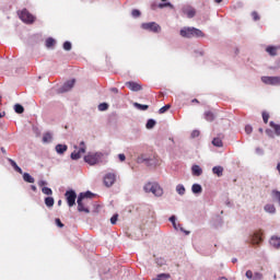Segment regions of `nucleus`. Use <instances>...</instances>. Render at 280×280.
<instances>
[{"instance_id":"nucleus-1","label":"nucleus","mask_w":280,"mask_h":280,"mask_svg":"<svg viewBox=\"0 0 280 280\" xmlns=\"http://www.w3.org/2000/svg\"><path fill=\"white\" fill-rule=\"evenodd\" d=\"M182 38H205V34L201 30L194 26H184L179 31Z\"/></svg>"},{"instance_id":"nucleus-2","label":"nucleus","mask_w":280,"mask_h":280,"mask_svg":"<svg viewBox=\"0 0 280 280\" xmlns=\"http://www.w3.org/2000/svg\"><path fill=\"white\" fill-rule=\"evenodd\" d=\"M143 191L145 194H153L155 198H161V196H163V188L156 182H149L144 184Z\"/></svg>"},{"instance_id":"nucleus-3","label":"nucleus","mask_w":280,"mask_h":280,"mask_svg":"<svg viewBox=\"0 0 280 280\" xmlns=\"http://www.w3.org/2000/svg\"><path fill=\"white\" fill-rule=\"evenodd\" d=\"M104 154L102 152H89L84 156V162L88 163V165H97L102 163Z\"/></svg>"},{"instance_id":"nucleus-4","label":"nucleus","mask_w":280,"mask_h":280,"mask_svg":"<svg viewBox=\"0 0 280 280\" xmlns=\"http://www.w3.org/2000/svg\"><path fill=\"white\" fill-rule=\"evenodd\" d=\"M79 145V150L73 151L70 155V159H72V161H79V159H82V154L86 153V143H84V141H81Z\"/></svg>"},{"instance_id":"nucleus-5","label":"nucleus","mask_w":280,"mask_h":280,"mask_svg":"<svg viewBox=\"0 0 280 280\" xmlns=\"http://www.w3.org/2000/svg\"><path fill=\"white\" fill-rule=\"evenodd\" d=\"M18 14L23 23H34L35 21L34 15H32L27 9H23L22 11L18 12Z\"/></svg>"},{"instance_id":"nucleus-6","label":"nucleus","mask_w":280,"mask_h":280,"mask_svg":"<svg viewBox=\"0 0 280 280\" xmlns=\"http://www.w3.org/2000/svg\"><path fill=\"white\" fill-rule=\"evenodd\" d=\"M116 182H117V174L115 173H107L103 177V183L105 187H113Z\"/></svg>"},{"instance_id":"nucleus-7","label":"nucleus","mask_w":280,"mask_h":280,"mask_svg":"<svg viewBox=\"0 0 280 280\" xmlns=\"http://www.w3.org/2000/svg\"><path fill=\"white\" fill-rule=\"evenodd\" d=\"M141 27L148 32H154V34H159V32H161V25L155 22L142 23Z\"/></svg>"},{"instance_id":"nucleus-8","label":"nucleus","mask_w":280,"mask_h":280,"mask_svg":"<svg viewBox=\"0 0 280 280\" xmlns=\"http://www.w3.org/2000/svg\"><path fill=\"white\" fill-rule=\"evenodd\" d=\"M66 200L68 202L69 207H73L75 205V199L78 198V195L75 194V190H67L65 194Z\"/></svg>"},{"instance_id":"nucleus-9","label":"nucleus","mask_w":280,"mask_h":280,"mask_svg":"<svg viewBox=\"0 0 280 280\" xmlns=\"http://www.w3.org/2000/svg\"><path fill=\"white\" fill-rule=\"evenodd\" d=\"M137 163H139V164L145 163V165H148V167H150L152 165H156V160H154L152 158H148V155H145V154H141L137 158Z\"/></svg>"},{"instance_id":"nucleus-10","label":"nucleus","mask_w":280,"mask_h":280,"mask_svg":"<svg viewBox=\"0 0 280 280\" xmlns=\"http://www.w3.org/2000/svg\"><path fill=\"white\" fill-rule=\"evenodd\" d=\"M261 82H264V84H271L272 86H279L280 77H262Z\"/></svg>"},{"instance_id":"nucleus-11","label":"nucleus","mask_w":280,"mask_h":280,"mask_svg":"<svg viewBox=\"0 0 280 280\" xmlns=\"http://www.w3.org/2000/svg\"><path fill=\"white\" fill-rule=\"evenodd\" d=\"M183 14L187 16V19H194L196 16V10L191 5H185L182 9Z\"/></svg>"},{"instance_id":"nucleus-12","label":"nucleus","mask_w":280,"mask_h":280,"mask_svg":"<svg viewBox=\"0 0 280 280\" xmlns=\"http://www.w3.org/2000/svg\"><path fill=\"white\" fill-rule=\"evenodd\" d=\"M75 86V79H72L70 81H67L61 88H60V93H67L71 91V89Z\"/></svg>"},{"instance_id":"nucleus-13","label":"nucleus","mask_w":280,"mask_h":280,"mask_svg":"<svg viewBox=\"0 0 280 280\" xmlns=\"http://www.w3.org/2000/svg\"><path fill=\"white\" fill-rule=\"evenodd\" d=\"M126 86L130 90L133 91L135 93L141 91V84L135 82V81H128L126 82Z\"/></svg>"},{"instance_id":"nucleus-14","label":"nucleus","mask_w":280,"mask_h":280,"mask_svg":"<svg viewBox=\"0 0 280 280\" xmlns=\"http://www.w3.org/2000/svg\"><path fill=\"white\" fill-rule=\"evenodd\" d=\"M77 203H78V211L80 212L83 211L84 213H91V210H89V208H85L84 203H82V195L78 197Z\"/></svg>"},{"instance_id":"nucleus-15","label":"nucleus","mask_w":280,"mask_h":280,"mask_svg":"<svg viewBox=\"0 0 280 280\" xmlns=\"http://www.w3.org/2000/svg\"><path fill=\"white\" fill-rule=\"evenodd\" d=\"M250 243L254 245L261 244V234L259 232H255L250 236Z\"/></svg>"},{"instance_id":"nucleus-16","label":"nucleus","mask_w":280,"mask_h":280,"mask_svg":"<svg viewBox=\"0 0 280 280\" xmlns=\"http://www.w3.org/2000/svg\"><path fill=\"white\" fill-rule=\"evenodd\" d=\"M191 174H192V176H202V167H200V165H198V164L192 165Z\"/></svg>"},{"instance_id":"nucleus-17","label":"nucleus","mask_w":280,"mask_h":280,"mask_svg":"<svg viewBox=\"0 0 280 280\" xmlns=\"http://www.w3.org/2000/svg\"><path fill=\"white\" fill-rule=\"evenodd\" d=\"M264 210L266 211V213H270L271 215H275V213H277V208L272 203L265 205Z\"/></svg>"},{"instance_id":"nucleus-18","label":"nucleus","mask_w":280,"mask_h":280,"mask_svg":"<svg viewBox=\"0 0 280 280\" xmlns=\"http://www.w3.org/2000/svg\"><path fill=\"white\" fill-rule=\"evenodd\" d=\"M55 150H56L57 154H65V152H67V150H69V147L67 144H57L55 147Z\"/></svg>"},{"instance_id":"nucleus-19","label":"nucleus","mask_w":280,"mask_h":280,"mask_svg":"<svg viewBox=\"0 0 280 280\" xmlns=\"http://www.w3.org/2000/svg\"><path fill=\"white\" fill-rule=\"evenodd\" d=\"M269 244L273 246V248H280V237L279 236H272L269 241Z\"/></svg>"},{"instance_id":"nucleus-20","label":"nucleus","mask_w":280,"mask_h":280,"mask_svg":"<svg viewBox=\"0 0 280 280\" xmlns=\"http://www.w3.org/2000/svg\"><path fill=\"white\" fill-rule=\"evenodd\" d=\"M212 173L220 178L222 176V174H224V167L214 166V167H212Z\"/></svg>"},{"instance_id":"nucleus-21","label":"nucleus","mask_w":280,"mask_h":280,"mask_svg":"<svg viewBox=\"0 0 280 280\" xmlns=\"http://www.w3.org/2000/svg\"><path fill=\"white\" fill-rule=\"evenodd\" d=\"M10 165L13 166V168L15 170V172H18L19 174H23V170L21 168V166H19V164H16V162L12 159H8Z\"/></svg>"},{"instance_id":"nucleus-22","label":"nucleus","mask_w":280,"mask_h":280,"mask_svg":"<svg viewBox=\"0 0 280 280\" xmlns=\"http://www.w3.org/2000/svg\"><path fill=\"white\" fill-rule=\"evenodd\" d=\"M51 141H54V136L51 135V132L44 133L43 143H51Z\"/></svg>"},{"instance_id":"nucleus-23","label":"nucleus","mask_w":280,"mask_h":280,"mask_svg":"<svg viewBox=\"0 0 280 280\" xmlns=\"http://www.w3.org/2000/svg\"><path fill=\"white\" fill-rule=\"evenodd\" d=\"M192 194H202V186L200 184H194L191 186Z\"/></svg>"},{"instance_id":"nucleus-24","label":"nucleus","mask_w":280,"mask_h":280,"mask_svg":"<svg viewBox=\"0 0 280 280\" xmlns=\"http://www.w3.org/2000/svg\"><path fill=\"white\" fill-rule=\"evenodd\" d=\"M203 117L206 121H213L215 119V115L212 112H205Z\"/></svg>"},{"instance_id":"nucleus-25","label":"nucleus","mask_w":280,"mask_h":280,"mask_svg":"<svg viewBox=\"0 0 280 280\" xmlns=\"http://www.w3.org/2000/svg\"><path fill=\"white\" fill-rule=\"evenodd\" d=\"M44 202H45L46 207L51 209V207H54L56 201L54 200V197H46Z\"/></svg>"},{"instance_id":"nucleus-26","label":"nucleus","mask_w":280,"mask_h":280,"mask_svg":"<svg viewBox=\"0 0 280 280\" xmlns=\"http://www.w3.org/2000/svg\"><path fill=\"white\" fill-rule=\"evenodd\" d=\"M279 48L275 47V46H269L266 48L267 54H269V56H277V50Z\"/></svg>"},{"instance_id":"nucleus-27","label":"nucleus","mask_w":280,"mask_h":280,"mask_svg":"<svg viewBox=\"0 0 280 280\" xmlns=\"http://www.w3.org/2000/svg\"><path fill=\"white\" fill-rule=\"evenodd\" d=\"M23 180L25 183H31V184L35 183L34 177H32V175H30V173H23Z\"/></svg>"},{"instance_id":"nucleus-28","label":"nucleus","mask_w":280,"mask_h":280,"mask_svg":"<svg viewBox=\"0 0 280 280\" xmlns=\"http://www.w3.org/2000/svg\"><path fill=\"white\" fill-rule=\"evenodd\" d=\"M269 126L273 128L277 137H280V125L275 124V121H270Z\"/></svg>"},{"instance_id":"nucleus-29","label":"nucleus","mask_w":280,"mask_h":280,"mask_svg":"<svg viewBox=\"0 0 280 280\" xmlns=\"http://www.w3.org/2000/svg\"><path fill=\"white\" fill-rule=\"evenodd\" d=\"M185 186L183 184H178L176 186V192L178 194V196H185Z\"/></svg>"},{"instance_id":"nucleus-30","label":"nucleus","mask_w":280,"mask_h":280,"mask_svg":"<svg viewBox=\"0 0 280 280\" xmlns=\"http://www.w3.org/2000/svg\"><path fill=\"white\" fill-rule=\"evenodd\" d=\"M14 110H15V113H18V115H23V113H25V108L21 104H15Z\"/></svg>"},{"instance_id":"nucleus-31","label":"nucleus","mask_w":280,"mask_h":280,"mask_svg":"<svg viewBox=\"0 0 280 280\" xmlns=\"http://www.w3.org/2000/svg\"><path fill=\"white\" fill-rule=\"evenodd\" d=\"M156 126V120L154 119H149L147 121L145 128L147 130H152V128H154Z\"/></svg>"},{"instance_id":"nucleus-32","label":"nucleus","mask_w":280,"mask_h":280,"mask_svg":"<svg viewBox=\"0 0 280 280\" xmlns=\"http://www.w3.org/2000/svg\"><path fill=\"white\" fill-rule=\"evenodd\" d=\"M172 276L170 273H160L156 276V278H154L153 280H167L170 279Z\"/></svg>"},{"instance_id":"nucleus-33","label":"nucleus","mask_w":280,"mask_h":280,"mask_svg":"<svg viewBox=\"0 0 280 280\" xmlns=\"http://www.w3.org/2000/svg\"><path fill=\"white\" fill-rule=\"evenodd\" d=\"M54 45H56V39L49 37L46 39V47L47 49H51V47H54Z\"/></svg>"},{"instance_id":"nucleus-34","label":"nucleus","mask_w":280,"mask_h":280,"mask_svg":"<svg viewBox=\"0 0 280 280\" xmlns=\"http://www.w3.org/2000/svg\"><path fill=\"white\" fill-rule=\"evenodd\" d=\"M212 145H214L215 148H222L223 143H222V139L220 138H214L212 140Z\"/></svg>"},{"instance_id":"nucleus-35","label":"nucleus","mask_w":280,"mask_h":280,"mask_svg":"<svg viewBox=\"0 0 280 280\" xmlns=\"http://www.w3.org/2000/svg\"><path fill=\"white\" fill-rule=\"evenodd\" d=\"M135 108H137L138 110H148L149 106L148 105H142L139 103H133Z\"/></svg>"},{"instance_id":"nucleus-36","label":"nucleus","mask_w":280,"mask_h":280,"mask_svg":"<svg viewBox=\"0 0 280 280\" xmlns=\"http://www.w3.org/2000/svg\"><path fill=\"white\" fill-rule=\"evenodd\" d=\"M42 192H43L45 196H52L54 190H51V188H49V187H43V188H42Z\"/></svg>"},{"instance_id":"nucleus-37","label":"nucleus","mask_w":280,"mask_h":280,"mask_svg":"<svg viewBox=\"0 0 280 280\" xmlns=\"http://www.w3.org/2000/svg\"><path fill=\"white\" fill-rule=\"evenodd\" d=\"M170 222L173 224V228H174V230L175 231H178V223H176V217L175 215H172V217H170Z\"/></svg>"},{"instance_id":"nucleus-38","label":"nucleus","mask_w":280,"mask_h":280,"mask_svg":"<svg viewBox=\"0 0 280 280\" xmlns=\"http://www.w3.org/2000/svg\"><path fill=\"white\" fill-rule=\"evenodd\" d=\"M180 231L182 233H185V235H189L191 232L185 230L180 223H177V230Z\"/></svg>"},{"instance_id":"nucleus-39","label":"nucleus","mask_w":280,"mask_h":280,"mask_svg":"<svg viewBox=\"0 0 280 280\" xmlns=\"http://www.w3.org/2000/svg\"><path fill=\"white\" fill-rule=\"evenodd\" d=\"M79 196H82V200H84V198H93V192L91 191L81 192Z\"/></svg>"},{"instance_id":"nucleus-40","label":"nucleus","mask_w":280,"mask_h":280,"mask_svg":"<svg viewBox=\"0 0 280 280\" xmlns=\"http://www.w3.org/2000/svg\"><path fill=\"white\" fill-rule=\"evenodd\" d=\"M264 279V275L261 272H254L252 280H261Z\"/></svg>"},{"instance_id":"nucleus-41","label":"nucleus","mask_w":280,"mask_h":280,"mask_svg":"<svg viewBox=\"0 0 280 280\" xmlns=\"http://www.w3.org/2000/svg\"><path fill=\"white\" fill-rule=\"evenodd\" d=\"M98 110H101V112L108 110V104L107 103H101L98 105Z\"/></svg>"},{"instance_id":"nucleus-42","label":"nucleus","mask_w":280,"mask_h":280,"mask_svg":"<svg viewBox=\"0 0 280 280\" xmlns=\"http://www.w3.org/2000/svg\"><path fill=\"white\" fill-rule=\"evenodd\" d=\"M71 42H65L63 43V49L65 51H71Z\"/></svg>"},{"instance_id":"nucleus-43","label":"nucleus","mask_w":280,"mask_h":280,"mask_svg":"<svg viewBox=\"0 0 280 280\" xmlns=\"http://www.w3.org/2000/svg\"><path fill=\"white\" fill-rule=\"evenodd\" d=\"M131 16H133V19H138V16H141V11L137 9L132 10Z\"/></svg>"},{"instance_id":"nucleus-44","label":"nucleus","mask_w":280,"mask_h":280,"mask_svg":"<svg viewBox=\"0 0 280 280\" xmlns=\"http://www.w3.org/2000/svg\"><path fill=\"white\" fill-rule=\"evenodd\" d=\"M170 110V105H165L159 109L160 115H163V113H167Z\"/></svg>"},{"instance_id":"nucleus-45","label":"nucleus","mask_w":280,"mask_h":280,"mask_svg":"<svg viewBox=\"0 0 280 280\" xmlns=\"http://www.w3.org/2000/svg\"><path fill=\"white\" fill-rule=\"evenodd\" d=\"M268 119H270V115L266 112H262V120L265 124H268Z\"/></svg>"},{"instance_id":"nucleus-46","label":"nucleus","mask_w":280,"mask_h":280,"mask_svg":"<svg viewBox=\"0 0 280 280\" xmlns=\"http://www.w3.org/2000/svg\"><path fill=\"white\" fill-rule=\"evenodd\" d=\"M155 262H156L159 266H165V259H164V258H156V259H155Z\"/></svg>"},{"instance_id":"nucleus-47","label":"nucleus","mask_w":280,"mask_h":280,"mask_svg":"<svg viewBox=\"0 0 280 280\" xmlns=\"http://www.w3.org/2000/svg\"><path fill=\"white\" fill-rule=\"evenodd\" d=\"M245 132H246V135H252L253 133V127L250 125L245 126Z\"/></svg>"},{"instance_id":"nucleus-48","label":"nucleus","mask_w":280,"mask_h":280,"mask_svg":"<svg viewBox=\"0 0 280 280\" xmlns=\"http://www.w3.org/2000/svg\"><path fill=\"white\" fill-rule=\"evenodd\" d=\"M118 218H119V214H114V215L110 218V223H112V224H117Z\"/></svg>"},{"instance_id":"nucleus-49","label":"nucleus","mask_w":280,"mask_h":280,"mask_svg":"<svg viewBox=\"0 0 280 280\" xmlns=\"http://www.w3.org/2000/svg\"><path fill=\"white\" fill-rule=\"evenodd\" d=\"M252 16H253V20H254V21H259V19H260V18H259V13H257V11H253V12H252Z\"/></svg>"},{"instance_id":"nucleus-50","label":"nucleus","mask_w":280,"mask_h":280,"mask_svg":"<svg viewBox=\"0 0 280 280\" xmlns=\"http://www.w3.org/2000/svg\"><path fill=\"white\" fill-rule=\"evenodd\" d=\"M266 135L269 136L270 139H275V132L272 131V129H267Z\"/></svg>"},{"instance_id":"nucleus-51","label":"nucleus","mask_w":280,"mask_h":280,"mask_svg":"<svg viewBox=\"0 0 280 280\" xmlns=\"http://www.w3.org/2000/svg\"><path fill=\"white\" fill-rule=\"evenodd\" d=\"M55 224H56L57 226H59V229H62V228L65 226V224H62V221H60V219H56V220H55Z\"/></svg>"},{"instance_id":"nucleus-52","label":"nucleus","mask_w":280,"mask_h":280,"mask_svg":"<svg viewBox=\"0 0 280 280\" xmlns=\"http://www.w3.org/2000/svg\"><path fill=\"white\" fill-rule=\"evenodd\" d=\"M196 137H200V131H199V130H194V131L191 132V138H192V139H196Z\"/></svg>"},{"instance_id":"nucleus-53","label":"nucleus","mask_w":280,"mask_h":280,"mask_svg":"<svg viewBox=\"0 0 280 280\" xmlns=\"http://www.w3.org/2000/svg\"><path fill=\"white\" fill-rule=\"evenodd\" d=\"M253 271L250 270H247L246 273H245V277H247L249 280H253Z\"/></svg>"},{"instance_id":"nucleus-54","label":"nucleus","mask_w":280,"mask_h":280,"mask_svg":"<svg viewBox=\"0 0 280 280\" xmlns=\"http://www.w3.org/2000/svg\"><path fill=\"white\" fill-rule=\"evenodd\" d=\"M38 187H45V185H47V180H44V179H40L38 183H37Z\"/></svg>"},{"instance_id":"nucleus-55","label":"nucleus","mask_w":280,"mask_h":280,"mask_svg":"<svg viewBox=\"0 0 280 280\" xmlns=\"http://www.w3.org/2000/svg\"><path fill=\"white\" fill-rule=\"evenodd\" d=\"M118 159L121 163H124V161H126V154L124 153L118 154Z\"/></svg>"},{"instance_id":"nucleus-56","label":"nucleus","mask_w":280,"mask_h":280,"mask_svg":"<svg viewBox=\"0 0 280 280\" xmlns=\"http://www.w3.org/2000/svg\"><path fill=\"white\" fill-rule=\"evenodd\" d=\"M256 154H264V149L261 148H256Z\"/></svg>"},{"instance_id":"nucleus-57","label":"nucleus","mask_w":280,"mask_h":280,"mask_svg":"<svg viewBox=\"0 0 280 280\" xmlns=\"http://www.w3.org/2000/svg\"><path fill=\"white\" fill-rule=\"evenodd\" d=\"M110 92H112V93H119V90H118L117 88H112V89H110Z\"/></svg>"},{"instance_id":"nucleus-58","label":"nucleus","mask_w":280,"mask_h":280,"mask_svg":"<svg viewBox=\"0 0 280 280\" xmlns=\"http://www.w3.org/2000/svg\"><path fill=\"white\" fill-rule=\"evenodd\" d=\"M164 5H165V8H174V5L171 4L170 2H164Z\"/></svg>"},{"instance_id":"nucleus-59","label":"nucleus","mask_w":280,"mask_h":280,"mask_svg":"<svg viewBox=\"0 0 280 280\" xmlns=\"http://www.w3.org/2000/svg\"><path fill=\"white\" fill-rule=\"evenodd\" d=\"M158 8H160V10H163V8H165V3H159Z\"/></svg>"},{"instance_id":"nucleus-60","label":"nucleus","mask_w":280,"mask_h":280,"mask_svg":"<svg viewBox=\"0 0 280 280\" xmlns=\"http://www.w3.org/2000/svg\"><path fill=\"white\" fill-rule=\"evenodd\" d=\"M31 189H32V191H37V188L34 185L31 186Z\"/></svg>"},{"instance_id":"nucleus-61","label":"nucleus","mask_w":280,"mask_h":280,"mask_svg":"<svg viewBox=\"0 0 280 280\" xmlns=\"http://www.w3.org/2000/svg\"><path fill=\"white\" fill-rule=\"evenodd\" d=\"M277 170H278V172L280 174V162L277 164Z\"/></svg>"},{"instance_id":"nucleus-62","label":"nucleus","mask_w":280,"mask_h":280,"mask_svg":"<svg viewBox=\"0 0 280 280\" xmlns=\"http://www.w3.org/2000/svg\"><path fill=\"white\" fill-rule=\"evenodd\" d=\"M57 205L60 207L62 205V200H58Z\"/></svg>"},{"instance_id":"nucleus-63","label":"nucleus","mask_w":280,"mask_h":280,"mask_svg":"<svg viewBox=\"0 0 280 280\" xmlns=\"http://www.w3.org/2000/svg\"><path fill=\"white\" fill-rule=\"evenodd\" d=\"M232 262H233V264L237 262V258H233V259H232Z\"/></svg>"},{"instance_id":"nucleus-64","label":"nucleus","mask_w":280,"mask_h":280,"mask_svg":"<svg viewBox=\"0 0 280 280\" xmlns=\"http://www.w3.org/2000/svg\"><path fill=\"white\" fill-rule=\"evenodd\" d=\"M215 3H222V0H214Z\"/></svg>"}]
</instances>
